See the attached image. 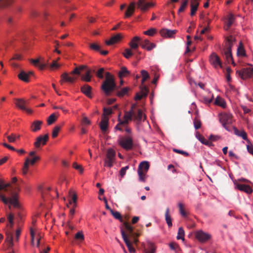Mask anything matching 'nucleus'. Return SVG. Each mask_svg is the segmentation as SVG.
I'll return each instance as SVG.
<instances>
[{"instance_id": "1a4fd4ad", "label": "nucleus", "mask_w": 253, "mask_h": 253, "mask_svg": "<svg viewBox=\"0 0 253 253\" xmlns=\"http://www.w3.org/2000/svg\"><path fill=\"white\" fill-rule=\"evenodd\" d=\"M196 238L200 242L204 243L211 238V235L202 230H198L195 233Z\"/></svg>"}, {"instance_id": "49530a36", "label": "nucleus", "mask_w": 253, "mask_h": 253, "mask_svg": "<svg viewBox=\"0 0 253 253\" xmlns=\"http://www.w3.org/2000/svg\"><path fill=\"white\" fill-rule=\"evenodd\" d=\"M176 238L177 240L181 239L183 241L184 240V231L182 227H179L178 228Z\"/></svg>"}, {"instance_id": "4be33fe9", "label": "nucleus", "mask_w": 253, "mask_h": 253, "mask_svg": "<svg viewBox=\"0 0 253 253\" xmlns=\"http://www.w3.org/2000/svg\"><path fill=\"white\" fill-rule=\"evenodd\" d=\"M140 38L139 37L135 36L133 38V39L131 40L129 42V46L130 48L132 49L136 50L140 44Z\"/></svg>"}, {"instance_id": "a18cd8bd", "label": "nucleus", "mask_w": 253, "mask_h": 253, "mask_svg": "<svg viewBox=\"0 0 253 253\" xmlns=\"http://www.w3.org/2000/svg\"><path fill=\"white\" fill-rule=\"evenodd\" d=\"M57 117L56 116L55 114L54 113L50 115L47 120V124L48 125H51L53 123H54L57 120Z\"/></svg>"}, {"instance_id": "bf43d9fd", "label": "nucleus", "mask_w": 253, "mask_h": 253, "mask_svg": "<svg viewBox=\"0 0 253 253\" xmlns=\"http://www.w3.org/2000/svg\"><path fill=\"white\" fill-rule=\"evenodd\" d=\"M178 207L179 209V212L181 214L182 216L185 217L187 216V213L184 211L183 208V205L182 203H179L178 204Z\"/></svg>"}, {"instance_id": "680f3d73", "label": "nucleus", "mask_w": 253, "mask_h": 253, "mask_svg": "<svg viewBox=\"0 0 253 253\" xmlns=\"http://www.w3.org/2000/svg\"><path fill=\"white\" fill-rule=\"evenodd\" d=\"M129 169V166H126L125 167L122 168L120 170V174L121 177H123L126 174V170Z\"/></svg>"}, {"instance_id": "e433bc0d", "label": "nucleus", "mask_w": 253, "mask_h": 253, "mask_svg": "<svg viewBox=\"0 0 253 253\" xmlns=\"http://www.w3.org/2000/svg\"><path fill=\"white\" fill-rule=\"evenodd\" d=\"M121 114H119L118 116V124L115 126V129L116 130H118L120 131H123V127H126L127 126V125L126 124H121V119L120 118Z\"/></svg>"}, {"instance_id": "603ef678", "label": "nucleus", "mask_w": 253, "mask_h": 253, "mask_svg": "<svg viewBox=\"0 0 253 253\" xmlns=\"http://www.w3.org/2000/svg\"><path fill=\"white\" fill-rule=\"evenodd\" d=\"M133 52L131 51V49L129 48H126L125 49L124 52L123 53V55L126 59H129L132 55Z\"/></svg>"}, {"instance_id": "6e6d98bb", "label": "nucleus", "mask_w": 253, "mask_h": 253, "mask_svg": "<svg viewBox=\"0 0 253 253\" xmlns=\"http://www.w3.org/2000/svg\"><path fill=\"white\" fill-rule=\"evenodd\" d=\"M156 33V29L155 28H151L147 31H144L143 34L150 36H153Z\"/></svg>"}, {"instance_id": "6ab92c4d", "label": "nucleus", "mask_w": 253, "mask_h": 253, "mask_svg": "<svg viewBox=\"0 0 253 253\" xmlns=\"http://www.w3.org/2000/svg\"><path fill=\"white\" fill-rule=\"evenodd\" d=\"M145 116L143 114L142 111L141 109H137L136 111L133 110V119L137 122H140L145 119Z\"/></svg>"}, {"instance_id": "2eb2a0df", "label": "nucleus", "mask_w": 253, "mask_h": 253, "mask_svg": "<svg viewBox=\"0 0 253 253\" xmlns=\"http://www.w3.org/2000/svg\"><path fill=\"white\" fill-rule=\"evenodd\" d=\"M177 30H169L168 29H162L160 33L161 35L164 38H173L175 34L176 33Z\"/></svg>"}, {"instance_id": "f3484780", "label": "nucleus", "mask_w": 253, "mask_h": 253, "mask_svg": "<svg viewBox=\"0 0 253 253\" xmlns=\"http://www.w3.org/2000/svg\"><path fill=\"white\" fill-rule=\"evenodd\" d=\"M233 129L234 130V133L236 135L242 137L243 139L247 141L248 143L250 142V140L248 139L247 134L244 130H238L236 127L234 126L233 127Z\"/></svg>"}, {"instance_id": "f03ea898", "label": "nucleus", "mask_w": 253, "mask_h": 253, "mask_svg": "<svg viewBox=\"0 0 253 253\" xmlns=\"http://www.w3.org/2000/svg\"><path fill=\"white\" fill-rule=\"evenodd\" d=\"M105 76V80L103 82L101 88L106 95H109L111 92L116 89V85L114 77L109 72H106Z\"/></svg>"}, {"instance_id": "864d4df0", "label": "nucleus", "mask_w": 253, "mask_h": 253, "mask_svg": "<svg viewBox=\"0 0 253 253\" xmlns=\"http://www.w3.org/2000/svg\"><path fill=\"white\" fill-rule=\"evenodd\" d=\"M29 160H25V162L24 164V166L22 169V173L23 175H26L28 173L29 170V165L28 164Z\"/></svg>"}, {"instance_id": "ddd939ff", "label": "nucleus", "mask_w": 253, "mask_h": 253, "mask_svg": "<svg viewBox=\"0 0 253 253\" xmlns=\"http://www.w3.org/2000/svg\"><path fill=\"white\" fill-rule=\"evenodd\" d=\"M154 5V3L146 2V0H138L137 3V7L143 12L148 10L150 7Z\"/></svg>"}, {"instance_id": "4d7b16f0", "label": "nucleus", "mask_w": 253, "mask_h": 253, "mask_svg": "<svg viewBox=\"0 0 253 253\" xmlns=\"http://www.w3.org/2000/svg\"><path fill=\"white\" fill-rule=\"evenodd\" d=\"M77 196L76 194H74L72 197V200H70L69 204L72 205L74 207H76L77 205Z\"/></svg>"}, {"instance_id": "de8ad7c7", "label": "nucleus", "mask_w": 253, "mask_h": 253, "mask_svg": "<svg viewBox=\"0 0 253 253\" xmlns=\"http://www.w3.org/2000/svg\"><path fill=\"white\" fill-rule=\"evenodd\" d=\"M141 75L142 77L141 83L143 84L145 82L146 80H147L150 78V76L148 72L144 70H142L141 71Z\"/></svg>"}, {"instance_id": "338daca9", "label": "nucleus", "mask_w": 253, "mask_h": 253, "mask_svg": "<svg viewBox=\"0 0 253 253\" xmlns=\"http://www.w3.org/2000/svg\"><path fill=\"white\" fill-rule=\"evenodd\" d=\"M194 127L196 129H198L201 127V123L198 120H195L194 121Z\"/></svg>"}, {"instance_id": "f704fd0d", "label": "nucleus", "mask_w": 253, "mask_h": 253, "mask_svg": "<svg viewBox=\"0 0 253 253\" xmlns=\"http://www.w3.org/2000/svg\"><path fill=\"white\" fill-rule=\"evenodd\" d=\"M237 56H245L246 55L245 50L244 48V46L241 42H240L239 45L237 48Z\"/></svg>"}, {"instance_id": "5701e85b", "label": "nucleus", "mask_w": 253, "mask_h": 253, "mask_svg": "<svg viewBox=\"0 0 253 253\" xmlns=\"http://www.w3.org/2000/svg\"><path fill=\"white\" fill-rule=\"evenodd\" d=\"M15 105L20 109L23 110L26 109V106L28 103L27 101L25 100L23 98L15 99Z\"/></svg>"}, {"instance_id": "473e14b6", "label": "nucleus", "mask_w": 253, "mask_h": 253, "mask_svg": "<svg viewBox=\"0 0 253 253\" xmlns=\"http://www.w3.org/2000/svg\"><path fill=\"white\" fill-rule=\"evenodd\" d=\"M18 77L20 80L25 82H29L28 74L24 71H21L18 74Z\"/></svg>"}, {"instance_id": "2f4dec72", "label": "nucleus", "mask_w": 253, "mask_h": 253, "mask_svg": "<svg viewBox=\"0 0 253 253\" xmlns=\"http://www.w3.org/2000/svg\"><path fill=\"white\" fill-rule=\"evenodd\" d=\"M165 219L169 227H171L172 225V219L169 214V210L167 208L165 212Z\"/></svg>"}, {"instance_id": "09e8293b", "label": "nucleus", "mask_w": 253, "mask_h": 253, "mask_svg": "<svg viewBox=\"0 0 253 253\" xmlns=\"http://www.w3.org/2000/svg\"><path fill=\"white\" fill-rule=\"evenodd\" d=\"M129 89L130 88L128 87H124L117 92V95L119 97H123L127 93Z\"/></svg>"}, {"instance_id": "a211bd4d", "label": "nucleus", "mask_w": 253, "mask_h": 253, "mask_svg": "<svg viewBox=\"0 0 253 253\" xmlns=\"http://www.w3.org/2000/svg\"><path fill=\"white\" fill-rule=\"evenodd\" d=\"M121 34L118 33L112 36L109 40H106L105 43L108 45H111L119 42L122 38Z\"/></svg>"}, {"instance_id": "774afa93", "label": "nucleus", "mask_w": 253, "mask_h": 253, "mask_svg": "<svg viewBox=\"0 0 253 253\" xmlns=\"http://www.w3.org/2000/svg\"><path fill=\"white\" fill-rule=\"evenodd\" d=\"M247 148L248 152L253 155V146L251 144V142L248 143Z\"/></svg>"}, {"instance_id": "cd10ccee", "label": "nucleus", "mask_w": 253, "mask_h": 253, "mask_svg": "<svg viewBox=\"0 0 253 253\" xmlns=\"http://www.w3.org/2000/svg\"><path fill=\"white\" fill-rule=\"evenodd\" d=\"M42 58H39L36 59H30V62L33 64L35 66H39L40 69L43 70L46 67V64L41 63L40 60Z\"/></svg>"}, {"instance_id": "20e7f679", "label": "nucleus", "mask_w": 253, "mask_h": 253, "mask_svg": "<svg viewBox=\"0 0 253 253\" xmlns=\"http://www.w3.org/2000/svg\"><path fill=\"white\" fill-rule=\"evenodd\" d=\"M226 47L223 50V55L225 56L228 63H232L234 65H235L231 53V48L233 44V40L232 38H228Z\"/></svg>"}, {"instance_id": "5fc2aeb1", "label": "nucleus", "mask_w": 253, "mask_h": 253, "mask_svg": "<svg viewBox=\"0 0 253 253\" xmlns=\"http://www.w3.org/2000/svg\"><path fill=\"white\" fill-rule=\"evenodd\" d=\"M61 129V126H55L52 131V136L53 138L57 137L58 133Z\"/></svg>"}, {"instance_id": "79ce46f5", "label": "nucleus", "mask_w": 253, "mask_h": 253, "mask_svg": "<svg viewBox=\"0 0 253 253\" xmlns=\"http://www.w3.org/2000/svg\"><path fill=\"white\" fill-rule=\"evenodd\" d=\"M91 71L90 70H87L85 73V75H82L81 77V79L83 81L89 82L91 81Z\"/></svg>"}, {"instance_id": "7ed1b4c3", "label": "nucleus", "mask_w": 253, "mask_h": 253, "mask_svg": "<svg viewBox=\"0 0 253 253\" xmlns=\"http://www.w3.org/2000/svg\"><path fill=\"white\" fill-rule=\"evenodd\" d=\"M116 161V152L112 149L109 148L107 150L105 158L104 160V166L111 168L113 166V164Z\"/></svg>"}, {"instance_id": "69168bd1", "label": "nucleus", "mask_w": 253, "mask_h": 253, "mask_svg": "<svg viewBox=\"0 0 253 253\" xmlns=\"http://www.w3.org/2000/svg\"><path fill=\"white\" fill-rule=\"evenodd\" d=\"M73 167L77 170H79L82 173L83 172V169L81 165H79L76 163H74L73 164Z\"/></svg>"}, {"instance_id": "393cba45", "label": "nucleus", "mask_w": 253, "mask_h": 253, "mask_svg": "<svg viewBox=\"0 0 253 253\" xmlns=\"http://www.w3.org/2000/svg\"><path fill=\"white\" fill-rule=\"evenodd\" d=\"M43 122L42 121L36 120L34 121L31 126V130L33 132H37L41 129V126Z\"/></svg>"}, {"instance_id": "aec40b11", "label": "nucleus", "mask_w": 253, "mask_h": 253, "mask_svg": "<svg viewBox=\"0 0 253 253\" xmlns=\"http://www.w3.org/2000/svg\"><path fill=\"white\" fill-rule=\"evenodd\" d=\"M140 46L143 48L146 49L148 51L151 50L156 47V44L154 43L150 42L148 40H145L141 42Z\"/></svg>"}, {"instance_id": "13d9d810", "label": "nucleus", "mask_w": 253, "mask_h": 253, "mask_svg": "<svg viewBox=\"0 0 253 253\" xmlns=\"http://www.w3.org/2000/svg\"><path fill=\"white\" fill-rule=\"evenodd\" d=\"M89 47L90 49L95 51H100V45L95 43H90L89 45Z\"/></svg>"}, {"instance_id": "0eeeda50", "label": "nucleus", "mask_w": 253, "mask_h": 253, "mask_svg": "<svg viewBox=\"0 0 253 253\" xmlns=\"http://www.w3.org/2000/svg\"><path fill=\"white\" fill-rule=\"evenodd\" d=\"M149 168V164L148 162H142L139 164L137 170L139 180L141 181H145V176Z\"/></svg>"}, {"instance_id": "3c124183", "label": "nucleus", "mask_w": 253, "mask_h": 253, "mask_svg": "<svg viewBox=\"0 0 253 253\" xmlns=\"http://www.w3.org/2000/svg\"><path fill=\"white\" fill-rule=\"evenodd\" d=\"M86 67L85 66H81L79 67H76L74 69V70L73 71H72L71 74L80 75L81 74V72Z\"/></svg>"}, {"instance_id": "f8f14e48", "label": "nucleus", "mask_w": 253, "mask_h": 253, "mask_svg": "<svg viewBox=\"0 0 253 253\" xmlns=\"http://www.w3.org/2000/svg\"><path fill=\"white\" fill-rule=\"evenodd\" d=\"M48 140V134H46L44 136H38L34 143V146L36 148H40L41 145H44Z\"/></svg>"}, {"instance_id": "e2e57ef3", "label": "nucleus", "mask_w": 253, "mask_h": 253, "mask_svg": "<svg viewBox=\"0 0 253 253\" xmlns=\"http://www.w3.org/2000/svg\"><path fill=\"white\" fill-rule=\"evenodd\" d=\"M103 116L109 115L112 113V109L111 108H104L103 109Z\"/></svg>"}, {"instance_id": "c9c22d12", "label": "nucleus", "mask_w": 253, "mask_h": 253, "mask_svg": "<svg viewBox=\"0 0 253 253\" xmlns=\"http://www.w3.org/2000/svg\"><path fill=\"white\" fill-rule=\"evenodd\" d=\"M129 74V71L126 67H122L121 69V70L119 72V77L120 78H122L123 77H126Z\"/></svg>"}, {"instance_id": "6e6552de", "label": "nucleus", "mask_w": 253, "mask_h": 253, "mask_svg": "<svg viewBox=\"0 0 253 253\" xmlns=\"http://www.w3.org/2000/svg\"><path fill=\"white\" fill-rule=\"evenodd\" d=\"M219 117L222 125L231 124L233 122L232 115L229 113H221L219 115Z\"/></svg>"}, {"instance_id": "bb28decb", "label": "nucleus", "mask_w": 253, "mask_h": 253, "mask_svg": "<svg viewBox=\"0 0 253 253\" xmlns=\"http://www.w3.org/2000/svg\"><path fill=\"white\" fill-rule=\"evenodd\" d=\"M109 118L106 116H103L100 123V128L102 131L105 132L108 128Z\"/></svg>"}, {"instance_id": "72a5a7b5", "label": "nucleus", "mask_w": 253, "mask_h": 253, "mask_svg": "<svg viewBox=\"0 0 253 253\" xmlns=\"http://www.w3.org/2000/svg\"><path fill=\"white\" fill-rule=\"evenodd\" d=\"M148 92V89L146 86H144L143 88V89L142 90V93L141 94L137 93L136 94L135 97V100H141L143 97H145L147 95Z\"/></svg>"}, {"instance_id": "58836bf2", "label": "nucleus", "mask_w": 253, "mask_h": 253, "mask_svg": "<svg viewBox=\"0 0 253 253\" xmlns=\"http://www.w3.org/2000/svg\"><path fill=\"white\" fill-rule=\"evenodd\" d=\"M20 135L19 134L12 133L10 135L7 136L8 141L10 143L14 142L17 139H19Z\"/></svg>"}, {"instance_id": "f257e3e1", "label": "nucleus", "mask_w": 253, "mask_h": 253, "mask_svg": "<svg viewBox=\"0 0 253 253\" xmlns=\"http://www.w3.org/2000/svg\"><path fill=\"white\" fill-rule=\"evenodd\" d=\"M123 225L127 232L126 234L125 231L123 229H121V234L123 240L125 242L129 252L131 253H134L135 252V249L132 247L131 243L128 239L127 236L132 237L133 239V242L136 244L138 242V240L136 239V237L139 236V234L134 232L133 227H132L129 223L127 222H124Z\"/></svg>"}, {"instance_id": "412c9836", "label": "nucleus", "mask_w": 253, "mask_h": 253, "mask_svg": "<svg viewBox=\"0 0 253 253\" xmlns=\"http://www.w3.org/2000/svg\"><path fill=\"white\" fill-rule=\"evenodd\" d=\"M200 0H190V15L194 16L198 9L199 5Z\"/></svg>"}, {"instance_id": "a19ab883", "label": "nucleus", "mask_w": 253, "mask_h": 253, "mask_svg": "<svg viewBox=\"0 0 253 253\" xmlns=\"http://www.w3.org/2000/svg\"><path fill=\"white\" fill-rule=\"evenodd\" d=\"M214 104L220 106L223 108H224L226 106V104L224 100L220 97L217 96L214 101Z\"/></svg>"}, {"instance_id": "4468645a", "label": "nucleus", "mask_w": 253, "mask_h": 253, "mask_svg": "<svg viewBox=\"0 0 253 253\" xmlns=\"http://www.w3.org/2000/svg\"><path fill=\"white\" fill-rule=\"evenodd\" d=\"M210 63L215 68L221 67V63L218 56L215 53H212L210 57Z\"/></svg>"}, {"instance_id": "c03bdc74", "label": "nucleus", "mask_w": 253, "mask_h": 253, "mask_svg": "<svg viewBox=\"0 0 253 253\" xmlns=\"http://www.w3.org/2000/svg\"><path fill=\"white\" fill-rule=\"evenodd\" d=\"M14 215L12 213H9L7 215V220L9 224H7L6 226L10 228L13 227L14 225Z\"/></svg>"}, {"instance_id": "4c0bfd02", "label": "nucleus", "mask_w": 253, "mask_h": 253, "mask_svg": "<svg viewBox=\"0 0 253 253\" xmlns=\"http://www.w3.org/2000/svg\"><path fill=\"white\" fill-rule=\"evenodd\" d=\"M189 0H182L181 2V5L178 10V13L179 14L181 12H183L186 8L187 7Z\"/></svg>"}, {"instance_id": "0e129e2a", "label": "nucleus", "mask_w": 253, "mask_h": 253, "mask_svg": "<svg viewBox=\"0 0 253 253\" xmlns=\"http://www.w3.org/2000/svg\"><path fill=\"white\" fill-rule=\"evenodd\" d=\"M75 239L80 241L84 239V236L82 232H78L75 235Z\"/></svg>"}, {"instance_id": "a878e982", "label": "nucleus", "mask_w": 253, "mask_h": 253, "mask_svg": "<svg viewBox=\"0 0 253 253\" xmlns=\"http://www.w3.org/2000/svg\"><path fill=\"white\" fill-rule=\"evenodd\" d=\"M61 80L60 81L61 84H62L63 82H66L70 83H73L75 82L76 78L74 77L69 76L67 73H64L61 76Z\"/></svg>"}, {"instance_id": "39448f33", "label": "nucleus", "mask_w": 253, "mask_h": 253, "mask_svg": "<svg viewBox=\"0 0 253 253\" xmlns=\"http://www.w3.org/2000/svg\"><path fill=\"white\" fill-rule=\"evenodd\" d=\"M0 199L4 204L9 203L15 208H20V206L18 201V195L11 192V197L6 198L3 195L0 194Z\"/></svg>"}, {"instance_id": "423d86ee", "label": "nucleus", "mask_w": 253, "mask_h": 253, "mask_svg": "<svg viewBox=\"0 0 253 253\" xmlns=\"http://www.w3.org/2000/svg\"><path fill=\"white\" fill-rule=\"evenodd\" d=\"M119 144L126 150H130L133 147V140L130 136L121 137L118 139Z\"/></svg>"}, {"instance_id": "c756f323", "label": "nucleus", "mask_w": 253, "mask_h": 253, "mask_svg": "<svg viewBox=\"0 0 253 253\" xmlns=\"http://www.w3.org/2000/svg\"><path fill=\"white\" fill-rule=\"evenodd\" d=\"M91 87L87 84H85L81 87L82 92L86 96L91 98Z\"/></svg>"}, {"instance_id": "dca6fc26", "label": "nucleus", "mask_w": 253, "mask_h": 253, "mask_svg": "<svg viewBox=\"0 0 253 253\" xmlns=\"http://www.w3.org/2000/svg\"><path fill=\"white\" fill-rule=\"evenodd\" d=\"M133 118V110H129V111L125 112V115L123 117V120L121 119V124H126L127 125L128 122Z\"/></svg>"}, {"instance_id": "ea45409f", "label": "nucleus", "mask_w": 253, "mask_h": 253, "mask_svg": "<svg viewBox=\"0 0 253 253\" xmlns=\"http://www.w3.org/2000/svg\"><path fill=\"white\" fill-rule=\"evenodd\" d=\"M110 212L115 218L119 220L121 222H123L122 216L119 211H114L112 210H111Z\"/></svg>"}, {"instance_id": "c85d7f7f", "label": "nucleus", "mask_w": 253, "mask_h": 253, "mask_svg": "<svg viewBox=\"0 0 253 253\" xmlns=\"http://www.w3.org/2000/svg\"><path fill=\"white\" fill-rule=\"evenodd\" d=\"M235 20L234 16L232 14H229L228 16L227 21L226 22L224 28L226 30H228L231 26Z\"/></svg>"}, {"instance_id": "8fccbe9b", "label": "nucleus", "mask_w": 253, "mask_h": 253, "mask_svg": "<svg viewBox=\"0 0 253 253\" xmlns=\"http://www.w3.org/2000/svg\"><path fill=\"white\" fill-rule=\"evenodd\" d=\"M25 160H28V164L34 165L37 162L40 160V157L38 156H34L32 159H30L29 158H27Z\"/></svg>"}, {"instance_id": "052dcab7", "label": "nucleus", "mask_w": 253, "mask_h": 253, "mask_svg": "<svg viewBox=\"0 0 253 253\" xmlns=\"http://www.w3.org/2000/svg\"><path fill=\"white\" fill-rule=\"evenodd\" d=\"M104 73V69L103 68H101L99 69V70L97 71V72H96V76L100 78V79H103V74Z\"/></svg>"}, {"instance_id": "7c9ffc66", "label": "nucleus", "mask_w": 253, "mask_h": 253, "mask_svg": "<svg viewBox=\"0 0 253 253\" xmlns=\"http://www.w3.org/2000/svg\"><path fill=\"white\" fill-rule=\"evenodd\" d=\"M6 241L8 243V246L9 248H11L13 246V234L11 232H6Z\"/></svg>"}, {"instance_id": "37998d69", "label": "nucleus", "mask_w": 253, "mask_h": 253, "mask_svg": "<svg viewBox=\"0 0 253 253\" xmlns=\"http://www.w3.org/2000/svg\"><path fill=\"white\" fill-rule=\"evenodd\" d=\"M13 0H0V8L9 6Z\"/></svg>"}, {"instance_id": "b1692460", "label": "nucleus", "mask_w": 253, "mask_h": 253, "mask_svg": "<svg viewBox=\"0 0 253 253\" xmlns=\"http://www.w3.org/2000/svg\"><path fill=\"white\" fill-rule=\"evenodd\" d=\"M135 8V3L131 2L127 7L126 10L125 12V17H130L134 13Z\"/></svg>"}, {"instance_id": "9b49d317", "label": "nucleus", "mask_w": 253, "mask_h": 253, "mask_svg": "<svg viewBox=\"0 0 253 253\" xmlns=\"http://www.w3.org/2000/svg\"><path fill=\"white\" fill-rule=\"evenodd\" d=\"M239 74L243 79H246L251 78L253 75V67H249L244 68L241 71H239Z\"/></svg>"}, {"instance_id": "9d476101", "label": "nucleus", "mask_w": 253, "mask_h": 253, "mask_svg": "<svg viewBox=\"0 0 253 253\" xmlns=\"http://www.w3.org/2000/svg\"><path fill=\"white\" fill-rule=\"evenodd\" d=\"M234 184L235 185V188L238 189L241 191L244 192L247 194H249L253 192V189L248 185L242 184L238 182L237 180L234 181Z\"/></svg>"}]
</instances>
